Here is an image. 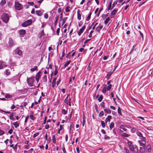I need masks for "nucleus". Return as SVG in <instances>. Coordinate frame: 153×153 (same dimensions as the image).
<instances>
[{"instance_id": "obj_1", "label": "nucleus", "mask_w": 153, "mask_h": 153, "mask_svg": "<svg viewBox=\"0 0 153 153\" xmlns=\"http://www.w3.org/2000/svg\"><path fill=\"white\" fill-rule=\"evenodd\" d=\"M10 17L9 15L6 13H3L1 16V18L2 21L5 23H7L9 21Z\"/></svg>"}, {"instance_id": "obj_2", "label": "nucleus", "mask_w": 153, "mask_h": 153, "mask_svg": "<svg viewBox=\"0 0 153 153\" xmlns=\"http://www.w3.org/2000/svg\"><path fill=\"white\" fill-rule=\"evenodd\" d=\"M15 8L19 10H22L23 8V5L18 1H16L15 3Z\"/></svg>"}, {"instance_id": "obj_3", "label": "nucleus", "mask_w": 153, "mask_h": 153, "mask_svg": "<svg viewBox=\"0 0 153 153\" xmlns=\"http://www.w3.org/2000/svg\"><path fill=\"white\" fill-rule=\"evenodd\" d=\"M34 81V78L32 77L30 78L28 77L27 78V82L30 86H32L33 85Z\"/></svg>"}, {"instance_id": "obj_4", "label": "nucleus", "mask_w": 153, "mask_h": 153, "mask_svg": "<svg viewBox=\"0 0 153 153\" xmlns=\"http://www.w3.org/2000/svg\"><path fill=\"white\" fill-rule=\"evenodd\" d=\"M32 23V20L30 19L28 20L22 24V26L24 27H27L30 25Z\"/></svg>"}, {"instance_id": "obj_5", "label": "nucleus", "mask_w": 153, "mask_h": 153, "mask_svg": "<svg viewBox=\"0 0 153 153\" xmlns=\"http://www.w3.org/2000/svg\"><path fill=\"white\" fill-rule=\"evenodd\" d=\"M138 142L139 143L140 146L142 147H145L146 142L143 139L142 140H140L138 141Z\"/></svg>"}, {"instance_id": "obj_6", "label": "nucleus", "mask_w": 153, "mask_h": 153, "mask_svg": "<svg viewBox=\"0 0 153 153\" xmlns=\"http://www.w3.org/2000/svg\"><path fill=\"white\" fill-rule=\"evenodd\" d=\"M85 27L84 26L80 28L79 30L77 31L78 34L79 36H80L81 34L83 32L85 29Z\"/></svg>"}, {"instance_id": "obj_7", "label": "nucleus", "mask_w": 153, "mask_h": 153, "mask_svg": "<svg viewBox=\"0 0 153 153\" xmlns=\"http://www.w3.org/2000/svg\"><path fill=\"white\" fill-rule=\"evenodd\" d=\"M118 11V9H114L111 13L110 15H111V17L112 18L116 14Z\"/></svg>"}, {"instance_id": "obj_8", "label": "nucleus", "mask_w": 153, "mask_h": 153, "mask_svg": "<svg viewBox=\"0 0 153 153\" xmlns=\"http://www.w3.org/2000/svg\"><path fill=\"white\" fill-rule=\"evenodd\" d=\"M41 73V71H39L36 74L35 78L37 82L39 81V80L40 77Z\"/></svg>"}, {"instance_id": "obj_9", "label": "nucleus", "mask_w": 153, "mask_h": 153, "mask_svg": "<svg viewBox=\"0 0 153 153\" xmlns=\"http://www.w3.org/2000/svg\"><path fill=\"white\" fill-rule=\"evenodd\" d=\"M71 98L70 97L69 99H65L64 100L65 102L67 105H68L69 106H71V105L70 103Z\"/></svg>"}, {"instance_id": "obj_10", "label": "nucleus", "mask_w": 153, "mask_h": 153, "mask_svg": "<svg viewBox=\"0 0 153 153\" xmlns=\"http://www.w3.org/2000/svg\"><path fill=\"white\" fill-rule=\"evenodd\" d=\"M16 52H17V54L19 56H22V51L19 49V48H17L16 50Z\"/></svg>"}, {"instance_id": "obj_11", "label": "nucleus", "mask_w": 153, "mask_h": 153, "mask_svg": "<svg viewBox=\"0 0 153 153\" xmlns=\"http://www.w3.org/2000/svg\"><path fill=\"white\" fill-rule=\"evenodd\" d=\"M19 33L21 35H24L26 33V31L24 29H22L19 30Z\"/></svg>"}, {"instance_id": "obj_12", "label": "nucleus", "mask_w": 153, "mask_h": 153, "mask_svg": "<svg viewBox=\"0 0 153 153\" xmlns=\"http://www.w3.org/2000/svg\"><path fill=\"white\" fill-rule=\"evenodd\" d=\"M8 43L10 46H12L13 44V41L11 38H9Z\"/></svg>"}, {"instance_id": "obj_13", "label": "nucleus", "mask_w": 153, "mask_h": 153, "mask_svg": "<svg viewBox=\"0 0 153 153\" xmlns=\"http://www.w3.org/2000/svg\"><path fill=\"white\" fill-rule=\"evenodd\" d=\"M85 124V116L83 115L82 117V126H84Z\"/></svg>"}, {"instance_id": "obj_14", "label": "nucleus", "mask_w": 153, "mask_h": 153, "mask_svg": "<svg viewBox=\"0 0 153 153\" xmlns=\"http://www.w3.org/2000/svg\"><path fill=\"white\" fill-rule=\"evenodd\" d=\"M36 14L38 16H42V12L40 10H37L36 11Z\"/></svg>"}, {"instance_id": "obj_15", "label": "nucleus", "mask_w": 153, "mask_h": 153, "mask_svg": "<svg viewBox=\"0 0 153 153\" xmlns=\"http://www.w3.org/2000/svg\"><path fill=\"white\" fill-rule=\"evenodd\" d=\"M102 25H99L96 27V30L98 32H99L102 29Z\"/></svg>"}, {"instance_id": "obj_16", "label": "nucleus", "mask_w": 153, "mask_h": 153, "mask_svg": "<svg viewBox=\"0 0 153 153\" xmlns=\"http://www.w3.org/2000/svg\"><path fill=\"white\" fill-rule=\"evenodd\" d=\"M140 152L143 153L145 152V147H140Z\"/></svg>"}, {"instance_id": "obj_17", "label": "nucleus", "mask_w": 153, "mask_h": 153, "mask_svg": "<svg viewBox=\"0 0 153 153\" xmlns=\"http://www.w3.org/2000/svg\"><path fill=\"white\" fill-rule=\"evenodd\" d=\"M13 124L16 128H17L19 126V124L18 122L16 121L13 123Z\"/></svg>"}, {"instance_id": "obj_18", "label": "nucleus", "mask_w": 153, "mask_h": 153, "mask_svg": "<svg viewBox=\"0 0 153 153\" xmlns=\"http://www.w3.org/2000/svg\"><path fill=\"white\" fill-rule=\"evenodd\" d=\"M104 111L107 114H110L111 113V111L110 110L108 109H104Z\"/></svg>"}, {"instance_id": "obj_19", "label": "nucleus", "mask_w": 153, "mask_h": 153, "mask_svg": "<svg viewBox=\"0 0 153 153\" xmlns=\"http://www.w3.org/2000/svg\"><path fill=\"white\" fill-rule=\"evenodd\" d=\"M136 134L138 136L140 137H142V138L143 139H145L144 137H143L142 134L140 132H137L136 133Z\"/></svg>"}, {"instance_id": "obj_20", "label": "nucleus", "mask_w": 153, "mask_h": 153, "mask_svg": "<svg viewBox=\"0 0 153 153\" xmlns=\"http://www.w3.org/2000/svg\"><path fill=\"white\" fill-rule=\"evenodd\" d=\"M110 18L109 17L107 18L104 21V23L105 25L107 24L108 22L110 20Z\"/></svg>"}, {"instance_id": "obj_21", "label": "nucleus", "mask_w": 153, "mask_h": 153, "mask_svg": "<svg viewBox=\"0 0 153 153\" xmlns=\"http://www.w3.org/2000/svg\"><path fill=\"white\" fill-rule=\"evenodd\" d=\"M77 18L78 20H80L81 19V15L79 13V11L78 10L77 12Z\"/></svg>"}, {"instance_id": "obj_22", "label": "nucleus", "mask_w": 153, "mask_h": 153, "mask_svg": "<svg viewBox=\"0 0 153 153\" xmlns=\"http://www.w3.org/2000/svg\"><path fill=\"white\" fill-rule=\"evenodd\" d=\"M30 70L32 72H33L35 70H37V67L36 66H35L34 68H31Z\"/></svg>"}, {"instance_id": "obj_23", "label": "nucleus", "mask_w": 153, "mask_h": 153, "mask_svg": "<svg viewBox=\"0 0 153 153\" xmlns=\"http://www.w3.org/2000/svg\"><path fill=\"white\" fill-rule=\"evenodd\" d=\"M10 118L11 120H14L15 119L13 117V113H10Z\"/></svg>"}, {"instance_id": "obj_24", "label": "nucleus", "mask_w": 153, "mask_h": 153, "mask_svg": "<svg viewBox=\"0 0 153 153\" xmlns=\"http://www.w3.org/2000/svg\"><path fill=\"white\" fill-rule=\"evenodd\" d=\"M42 80L44 82H46L47 81V76L46 75H45L42 78Z\"/></svg>"}, {"instance_id": "obj_25", "label": "nucleus", "mask_w": 153, "mask_h": 153, "mask_svg": "<svg viewBox=\"0 0 153 153\" xmlns=\"http://www.w3.org/2000/svg\"><path fill=\"white\" fill-rule=\"evenodd\" d=\"M6 3V1L5 0H2L1 2L0 3V4L1 5H3L4 4H5Z\"/></svg>"}, {"instance_id": "obj_26", "label": "nucleus", "mask_w": 153, "mask_h": 153, "mask_svg": "<svg viewBox=\"0 0 153 153\" xmlns=\"http://www.w3.org/2000/svg\"><path fill=\"white\" fill-rule=\"evenodd\" d=\"M112 73H113V72H109L108 73V74L107 75V78L108 79V78H109L110 76H111V75L112 74Z\"/></svg>"}, {"instance_id": "obj_27", "label": "nucleus", "mask_w": 153, "mask_h": 153, "mask_svg": "<svg viewBox=\"0 0 153 153\" xmlns=\"http://www.w3.org/2000/svg\"><path fill=\"white\" fill-rule=\"evenodd\" d=\"M101 124L102 125V127L103 128H105V123L103 121H101Z\"/></svg>"}, {"instance_id": "obj_28", "label": "nucleus", "mask_w": 153, "mask_h": 153, "mask_svg": "<svg viewBox=\"0 0 153 153\" xmlns=\"http://www.w3.org/2000/svg\"><path fill=\"white\" fill-rule=\"evenodd\" d=\"M117 111L118 113L120 115H122V113L121 112V110L119 106L118 107V109H117Z\"/></svg>"}, {"instance_id": "obj_29", "label": "nucleus", "mask_w": 153, "mask_h": 153, "mask_svg": "<svg viewBox=\"0 0 153 153\" xmlns=\"http://www.w3.org/2000/svg\"><path fill=\"white\" fill-rule=\"evenodd\" d=\"M114 123H111L109 125V127L110 129H112V128L114 127Z\"/></svg>"}, {"instance_id": "obj_30", "label": "nucleus", "mask_w": 153, "mask_h": 153, "mask_svg": "<svg viewBox=\"0 0 153 153\" xmlns=\"http://www.w3.org/2000/svg\"><path fill=\"white\" fill-rule=\"evenodd\" d=\"M134 152L136 153H137L138 152V149L137 147H135L133 150Z\"/></svg>"}, {"instance_id": "obj_31", "label": "nucleus", "mask_w": 153, "mask_h": 153, "mask_svg": "<svg viewBox=\"0 0 153 153\" xmlns=\"http://www.w3.org/2000/svg\"><path fill=\"white\" fill-rule=\"evenodd\" d=\"M53 141V143L55 144L56 143V138L55 135H53L52 137Z\"/></svg>"}, {"instance_id": "obj_32", "label": "nucleus", "mask_w": 153, "mask_h": 153, "mask_svg": "<svg viewBox=\"0 0 153 153\" xmlns=\"http://www.w3.org/2000/svg\"><path fill=\"white\" fill-rule=\"evenodd\" d=\"M71 60H69V61L67 62H66L64 65L65 67H66L68 65H69L70 63Z\"/></svg>"}, {"instance_id": "obj_33", "label": "nucleus", "mask_w": 153, "mask_h": 153, "mask_svg": "<svg viewBox=\"0 0 153 153\" xmlns=\"http://www.w3.org/2000/svg\"><path fill=\"white\" fill-rule=\"evenodd\" d=\"M91 13L88 15V17H87L86 20L87 21H88L90 20V19L91 18Z\"/></svg>"}, {"instance_id": "obj_34", "label": "nucleus", "mask_w": 153, "mask_h": 153, "mask_svg": "<svg viewBox=\"0 0 153 153\" xmlns=\"http://www.w3.org/2000/svg\"><path fill=\"white\" fill-rule=\"evenodd\" d=\"M129 149L131 151H133V150H134V148L133 145L132 146H129Z\"/></svg>"}, {"instance_id": "obj_35", "label": "nucleus", "mask_w": 153, "mask_h": 153, "mask_svg": "<svg viewBox=\"0 0 153 153\" xmlns=\"http://www.w3.org/2000/svg\"><path fill=\"white\" fill-rule=\"evenodd\" d=\"M102 98H103L102 96V95H100L99 97V98L98 99V100L100 102H101L102 100Z\"/></svg>"}, {"instance_id": "obj_36", "label": "nucleus", "mask_w": 153, "mask_h": 153, "mask_svg": "<svg viewBox=\"0 0 153 153\" xmlns=\"http://www.w3.org/2000/svg\"><path fill=\"white\" fill-rule=\"evenodd\" d=\"M4 134V132L2 130L0 129V136L3 135Z\"/></svg>"}, {"instance_id": "obj_37", "label": "nucleus", "mask_w": 153, "mask_h": 153, "mask_svg": "<svg viewBox=\"0 0 153 153\" xmlns=\"http://www.w3.org/2000/svg\"><path fill=\"white\" fill-rule=\"evenodd\" d=\"M99 115L100 117H102V116H103L104 115L103 111H100Z\"/></svg>"}, {"instance_id": "obj_38", "label": "nucleus", "mask_w": 153, "mask_h": 153, "mask_svg": "<svg viewBox=\"0 0 153 153\" xmlns=\"http://www.w3.org/2000/svg\"><path fill=\"white\" fill-rule=\"evenodd\" d=\"M30 118L33 120H35L36 119L35 117L33 115H30Z\"/></svg>"}, {"instance_id": "obj_39", "label": "nucleus", "mask_w": 153, "mask_h": 153, "mask_svg": "<svg viewBox=\"0 0 153 153\" xmlns=\"http://www.w3.org/2000/svg\"><path fill=\"white\" fill-rule=\"evenodd\" d=\"M117 1H116L113 2V3L112 4V8H113L114 7V6L116 5V4L117 3Z\"/></svg>"}, {"instance_id": "obj_40", "label": "nucleus", "mask_w": 153, "mask_h": 153, "mask_svg": "<svg viewBox=\"0 0 153 153\" xmlns=\"http://www.w3.org/2000/svg\"><path fill=\"white\" fill-rule=\"evenodd\" d=\"M65 11L66 12H68L70 11V10L69 9V7H67L65 9Z\"/></svg>"}, {"instance_id": "obj_41", "label": "nucleus", "mask_w": 153, "mask_h": 153, "mask_svg": "<svg viewBox=\"0 0 153 153\" xmlns=\"http://www.w3.org/2000/svg\"><path fill=\"white\" fill-rule=\"evenodd\" d=\"M112 85L111 84L109 85L107 87V90L108 91H109L111 89Z\"/></svg>"}, {"instance_id": "obj_42", "label": "nucleus", "mask_w": 153, "mask_h": 153, "mask_svg": "<svg viewBox=\"0 0 153 153\" xmlns=\"http://www.w3.org/2000/svg\"><path fill=\"white\" fill-rule=\"evenodd\" d=\"M120 128L122 129L123 130L125 131H126V128L124 127V126L123 125H121L120 126Z\"/></svg>"}, {"instance_id": "obj_43", "label": "nucleus", "mask_w": 153, "mask_h": 153, "mask_svg": "<svg viewBox=\"0 0 153 153\" xmlns=\"http://www.w3.org/2000/svg\"><path fill=\"white\" fill-rule=\"evenodd\" d=\"M112 117L110 115H108L106 118L108 120L109 122L110 121V120L111 119Z\"/></svg>"}, {"instance_id": "obj_44", "label": "nucleus", "mask_w": 153, "mask_h": 153, "mask_svg": "<svg viewBox=\"0 0 153 153\" xmlns=\"http://www.w3.org/2000/svg\"><path fill=\"white\" fill-rule=\"evenodd\" d=\"M11 96L8 94H7L6 95L5 97L6 98H9L11 97Z\"/></svg>"}, {"instance_id": "obj_45", "label": "nucleus", "mask_w": 153, "mask_h": 153, "mask_svg": "<svg viewBox=\"0 0 153 153\" xmlns=\"http://www.w3.org/2000/svg\"><path fill=\"white\" fill-rule=\"evenodd\" d=\"M147 151L148 152H149L151 151V147L150 145H148L147 146Z\"/></svg>"}, {"instance_id": "obj_46", "label": "nucleus", "mask_w": 153, "mask_h": 153, "mask_svg": "<svg viewBox=\"0 0 153 153\" xmlns=\"http://www.w3.org/2000/svg\"><path fill=\"white\" fill-rule=\"evenodd\" d=\"M67 113V111H66L65 109H63L62 111V113L64 114H65Z\"/></svg>"}, {"instance_id": "obj_47", "label": "nucleus", "mask_w": 153, "mask_h": 153, "mask_svg": "<svg viewBox=\"0 0 153 153\" xmlns=\"http://www.w3.org/2000/svg\"><path fill=\"white\" fill-rule=\"evenodd\" d=\"M60 30V28H58L56 30V34L57 35H59Z\"/></svg>"}, {"instance_id": "obj_48", "label": "nucleus", "mask_w": 153, "mask_h": 153, "mask_svg": "<svg viewBox=\"0 0 153 153\" xmlns=\"http://www.w3.org/2000/svg\"><path fill=\"white\" fill-rule=\"evenodd\" d=\"M111 4H112V2L111 1L110 2L109 5V7L108 8V10H110L111 9Z\"/></svg>"}, {"instance_id": "obj_49", "label": "nucleus", "mask_w": 153, "mask_h": 153, "mask_svg": "<svg viewBox=\"0 0 153 153\" xmlns=\"http://www.w3.org/2000/svg\"><path fill=\"white\" fill-rule=\"evenodd\" d=\"M92 0H88V2L87 3V5L88 6L91 4V1Z\"/></svg>"}, {"instance_id": "obj_50", "label": "nucleus", "mask_w": 153, "mask_h": 153, "mask_svg": "<svg viewBox=\"0 0 153 153\" xmlns=\"http://www.w3.org/2000/svg\"><path fill=\"white\" fill-rule=\"evenodd\" d=\"M39 134V133H36L35 134H34L33 135V137L34 138H35L37 136H38Z\"/></svg>"}, {"instance_id": "obj_51", "label": "nucleus", "mask_w": 153, "mask_h": 153, "mask_svg": "<svg viewBox=\"0 0 153 153\" xmlns=\"http://www.w3.org/2000/svg\"><path fill=\"white\" fill-rule=\"evenodd\" d=\"M123 136L124 137H128L129 136V135L127 134L126 133H124L123 134Z\"/></svg>"}, {"instance_id": "obj_52", "label": "nucleus", "mask_w": 153, "mask_h": 153, "mask_svg": "<svg viewBox=\"0 0 153 153\" xmlns=\"http://www.w3.org/2000/svg\"><path fill=\"white\" fill-rule=\"evenodd\" d=\"M106 88H105V87H104L102 90V92L103 93L105 94L106 93Z\"/></svg>"}, {"instance_id": "obj_53", "label": "nucleus", "mask_w": 153, "mask_h": 153, "mask_svg": "<svg viewBox=\"0 0 153 153\" xmlns=\"http://www.w3.org/2000/svg\"><path fill=\"white\" fill-rule=\"evenodd\" d=\"M17 144H16V145H15V146H13V149L16 151V149H17Z\"/></svg>"}, {"instance_id": "obj_54", "label": "nucleus", "mask_w": 153, "mask_h": 153, "mask_svg": "<svg viewBox=\"0 0 153 153\" xmlns=\"http://www.w3.org/2000/svg\"><path fill=\"white\" fill-rule=\"evenodd\" d=\"M6 74L7 75H9L10 74V72L8 71L7 70H6Z\"/></svg>"}, {"instance_id": "obj_55", "label": "nucleus", "mask_w": 153, "mask_h": 153, "mask_svg": "<svg viewBox=\"0 0 153 153\" xmlns=\"http://www.w3.org/2000/svg\"><path fill=\"white\" fill-rule=\"evenodd\" d=\"M100 105L102 107H103V108H104L105 106V103L104 102H102L101 103Z\"/></svg>"}, {"instance_id": "obj_56", "label": "nucleus", "mask_w": 153, "mask_h": 153, "mask_svg": "<svg viewBox=\"0 0 153 153\" xmlns=\"http://www.w3.org/2000/svg\"><path fill=\"white\" fill-rule=\"evenodd\" d=\"M61 80L60 79H59L56 82V84L57 86H58Z\"/></svg>"}, {"instance_id": "obj_57", "label": "nucleus", "mask_w": 153, "mask_h": 153, "mask_svg": "<svg viewBox=\"0 0 153 153\" xmlns=\"http://www.w3.org/2000/svg\"><path fill=\"white\" fill-rule=\"evenodd\" d=\"M44 17L46 19H48V14L46 13L45 14Z\"/></svg>"}, {"instance_id": "obj_58", "label": "nucleus", "mask_w": 153, "mask_h": 153, "mask_svg": "<svg viewBox=\"0 0 153 153\" xmlns=\"http://www.w3.org/2000/svg\"><path fill=\"white\" fill-rule=\"evenodd\" d=\"M124 150L126 152V153H129V150L128 149L126 148H124Z\"/></svg>"}, {"instance_id": "obj_59", "label": "nucleus", "mask_w": 153, "mask_h": 153, "mask_svg": "<svg viewBox=\"0 0 153 153\" xmlns=\"http://www.w3.org/2000/svg\"><path fill=\"white\" fill-rule=\"evenodd\" d=\"M63 128L62 126L61 125H60L59 126V131H61Z\"/></svg>"}, {"instance_id": "obj_60", "label": "nucleus", "mask_w": 153, "mask_h": 153, "mask_svg": "<svg viewBox=\"0 0 153 153\" xmlns=\"http://www.w3.org/2000/svg\"><path fill=\"white\" fill-rule=\"evenodd\" d=\"M56 78H54L53 80L52 83H56Z\"/></svg>"}, {"instance_id": "obj_61", "label": "nucleus", "mask_w": 153, "mask_h": 153, "mask_svg": "<svg viewBox=\"0 0 153 153\" xmlns=\"http://www.w3.org/2000/svg\"><path fill=\"white\" fill-rule=\"evenodd\" d=\"M139 32L140 34V36H141V37H142V38L143 39V33L141 32L140 31H139Z\"/></svg>"}, {"instance_id": "obj_62", "label": "nucleus", "mask_w": 153, "mask_h": 153, "mask_svg": "<svg viewBox=\"0 0 153 153\" xmlns=\"http://www.w3.org/2000/svg\"><path fill=\"white\" fill-rule=\"evenodd\" d=\"M27 3L28 4H30L31 5H33L34 4V3L33 2H27Z\"/></svg>"}, {"instance_id": "obj_63", "label": "nucleus", "mask_w": 153, "mask_h": 153, "mask_svg": "<svg viewBox=\"0 0 153 153\" xmlns=\"http://www.w3.org/2000/svg\"><path fill=\"white\" fill-rule=\"evenodd\" d=\"M12 132H13V130L11 129L10 130H9V131H8V133L10 134H12Z\"/></svg>"}, {"instance_id": "obj_64", "label": "nucleus", "mask_w": 153, "mask_h": 153, "mask_svg": "<svg viewBox=\"0 0 153 153\" xmlns=\"http://www.w3.org/2000/svg\"><path fill=\"white\" fill-rule=\"evenodd\" d=\"M15 108V106L14 104H13V105H12L11 107V108L12 109H14Z\"/></svg>"}]
</instances>
